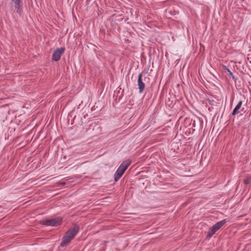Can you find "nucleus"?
I'll return each instance as SVG.
<instances>
[{"label": "nucleus", "instance_id": "f257e3e1", "mask_svg": "<svg viewBox=\"0 0 251 251\" xmlns=\"http://www.w3.org/2000/svg\"><path fill=\"white\" fill-rule=\"evenodd\" d=\"M79 229V226L75 225L74 226L73 228L69 229L67 232H66L64 236L63 237L62 241L60 245V247H66L78 233Z\"/></svg>", "mask_w": 251, "mask_h": 251}, {"label": "nucleus", "instance_id": "f03ea898", "mask_svg": "<svg viewBox=\"0 0 251 251\" xmlns=\"http://www.w3.org/2000/svg\"><path fill=\"white\" fill-rule=\"evenodd\" d=\"M79 229V226L75 225L74 226L73 228L69 229L67 232H66L64 236L63 237L62 241L60 245V247H66L78 233Z\"/></svg>", "mask_w": 251, "mask_h": 251}, {"label": "nucleus", "instance_id": "7ed1b4c3", "mask_svg": "<svg viewBox=\"0 0 251 251\" xmlns=\"http://www.w3.org/2000/svg\"><path fill=\"white\" fill-rule=\"evenodd\" d=\"M130 164V161L126 160L120 165L114 175V180L115 181L119 180Z\"/></svg>", "mask_w": 251, "mask_h": 251}, {"label": "nucleus", "instance_id": "20e7f679", "mask_svg": "<svg viewBox=\"0 0 251 251\" xmlns=\"http://www.w3.org/2000/svg\"><path fill=\"white\" fill-rule=\"evenodd\" d=\"M226 219L223 220L214 225L208 232L207 237L211 238L219 229H220L226 223Z\"/></svg>", "mask_w": 251, "mask_h": 251}, {"label": "nucleus", "instance_id": "39448f33", "mask_svg": "<svg viewBox=\"0 0 251 251\" xmlns=\"http://www.w3.org/2000/svg\"><path fill=\"white\" fill-rule=\"evenodd\" d=\"M62 218L59 217L52 218L51 219H46L41 221V223L47 226H57L62 223Z\"/></svg>", "mask_w": 251, "mask_h": 251}, {"label": "nucleus", "instance_id": "423d86ee", "mask_svg": "<svg viewBox=\"0 0 251 251\" xmlns=\"http://www.w3.org/2000/svg\"><path fill=\"white\" fill-rule=\"evenodd\" d=\"M65 48L61 47L56 49L53 52L52 55V59L55 61H58L60 59L61 56L64 53Z\"/></svg>", "mask_w": 251, "mask_h": 251}, {"label": "nucleus", "instance_id": "0eeeda50", "mask_svg": "<svg viewBox=\"0 0 251 251\" xmlns=\"http://www.w3.org/2000/svg\"><path fill=\"white\" fill-rule=\"evenodd\" d=\"M138 86L139 88V92L140 93H142L145 87L146 83H144V81L143 80V75L142 73H140L138 77L137 80Z\"/></svg>", "mask_w": 251, "mask_h": 251}, {"label": "nucleus", "instance_id": "6e6552de", "mask_svg": "<svg viewBox=\"0 0 251 251\" xmlns=\"http://www.w3.org/2000/svg\"><path fill=\"white\" fill-rule=\"evenodd\" d=\"M242 104V101L240 100V101H239V102L238 103L237 105L235 106V107L233 109L232 113V115L235 116L238 113V110L241 108Z\"/></svg>", "mask_w": 251, "mask_h": 251}, {"label": "nucleus", "instance_id": "1a4fd4ad", "mask_svg": "<svg viewBox=\"0 0 251 251\" xmlns=\"http://www.w3.org/2000/svg\"><path fill=\"white\" fill-rule=\"evenodd\" d=\"M14 2H15V8L16 10V12L20 14L21 12V9H20V7L21 6V0H17Z\"/></svg>", "mask_w": 251, "mask_h": 251}, {"label": "nucleus", "instance_id": "9d476101", "mask_svg": "<svg viewBox=\"0 0 251 251\" xmlns=\"http://www.w3.org/2000/svg\"><path fill=\"white\" fill-rule=\"evenodd\" d=\"M143 80L144 81V83L146 84H150V77L149 75L143 76Z\"/></svg>", "mask_w": 251, "mask_h": 251}, {"label": "nucleus", "instance_id": "9b49d317", "mask_svg": "<svg viewBox=\"0 0 251 251\" xmlns=\"http://www.w3.org/2000/svg\"><path fill=\"white\" fill-rule=\"evenodd\" d=\"M104 102H102L101 101H98V105L97 106V108L98 109V110L100 111L102 109V108L104 107Z\"/></svg>", "mask_w": 251, "mask_h": 251}, {"label": "nucleus", "instance_id": "f8f14e48", "mask_svg": "<svg viewBox=\"0 0 251 251\" xmlns=\"http://www.w3.org/2000/svg\"><path fill=\"white\" fill-rule=\"evenodd\" d=\"M187 121L191 122V123L190 124V126L192 125V127L196 126V121L195 120H193V119L190 120V119H186L185 122H186Z\"/></svg>", "mask_w": 251, "mask_h": 251}, {"label": "nucleus", "instance_id": "ddd939ff", "mask_svg": "<svg viewBox=\"0 0 251 251\" xmlns=\"http://www.w3.org/2000/svg\"><path fill=\"white\" fill-rule=\"evenodd\" d=\"M251 181V177H248L244 180V183L246 185L250 183V182Z\"/></svg>", "mask_w": 251, "mask_h": 251}, {"label": "nucleus", "instance_id": "4468645a", "mask_svg": "<svg viewBox=\"0 0 251 251\" xmlns=\"http://www.w3.org/2000/svg\"><path fill=\"white\" fill-rule=\"evenodd\" d=\"M229 76H231L233 79H235V77L233 75V74L231 73V72H230L229 73Z\"/></svg>", "mask_w": 251, "mask_h": 251}, {"label": "nucleus", "instance_id": "2eb2a0df", "mask_svg": "<svg viewBox=\"0 0 251 251\" xmlns=\"http://www.w3.org/2000/svg\"><path fill=\"white\" fill-rule=\"evenodd\" d=\"M65 184H66V182H62L59 183L58 185L63 186H64Z\"/></svg>", "mask_w": 251, "mask_h": 251}, {"label": "nucleus", "instance_id": "dca6fc26", "mask_svg": "<svg viewBox=\"0 0 251 251\" xmlns=\"http://www.w3.org/2000/svg\"><path fill=\"white\" fill-rule=\"evenodd\" d=\"M225 69H226V70L227 72H228L229 73L230 72H230V70H229V69H228L227 68H226V66H225Z\"/></svg>", "mask_w": 251, "mask_h": 251}]
</instances>
